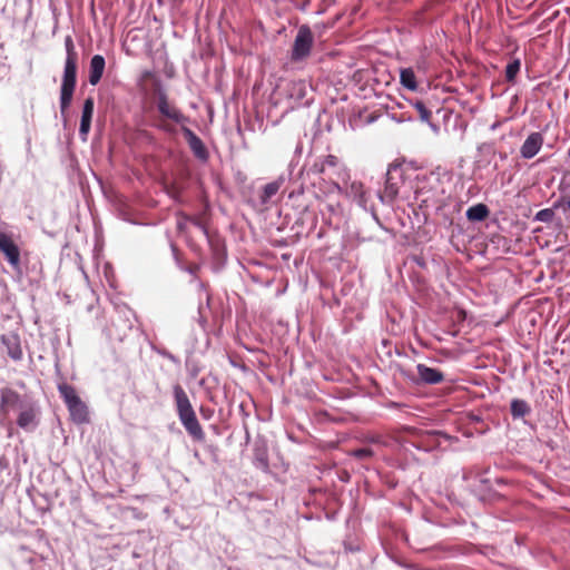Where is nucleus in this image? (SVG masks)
I'll use <instances>...</instances> for the list:
<instances>
[{
  "mask_svg": "<svg viewBox=\"0 0 570 570\" xmlns=\"http://www.w3.org/2000/svg\"><path fill=\"white\" fill-rule=\"evenodd\" d=\"M1 343L6 348L7 355L13 361H20L23 357L20 337L16 333L1 335Z\"/></svg>",
  "mask_w": 570,
  "mask_h": 570,
  "instance_id": "nucleus-8",
  "label": "nucleus"
},
{
  "mask_svg": "<svg viewBox=\"0 0 570 570\" xmlns=\"http://www.w3.org/2000/svg\"><path fill=\"white\" fill-rule=\"evenodd\" d=\"M184 132L194 155L200 160H206L208 158V151L202 139L190 129H185Z\"/></svg>",
  "mask_w": 570,
  "mask_h": 570,
  "instance_id": "nucleus-12",
  "label": "nucleus"
},
{
  "mask_svg": "<svg viewBox=\"0 0 570 570\" xmlns=\"http://www.w3.org/2000/svg\"><path fill=\"white\" fill-rule=\"evenodd\" d=\"M306 92V85L304 81H298L293 83V88L288 90V96L291 98L302 99Z\"/></svg>",
  "mask_w": 570,
  "mask_h": 570,
  "instance_id": "nucleus-23",
  "label": "nucleus"
},
{
  "mask_svg": "<svg viewBox=\"0 0 570 570\" xmlns=\"http://www.w3.org/2000/svg\"><path fill=\"white\" fill-rule=\"evenodd\" d=\"M174 397L178 417L187 433L197 442H204L206 434L199 424L187 393L181 385H174Z\"/></svg>",
  "mask_w": 570,
  "mask_h": 570,
  "instance_id": "nucleus-1",
  "label": "nucleus"
},
{
  "mask_svg": "<svg viewBox=\"0 0 570 570\" xmlns=\"http://www.w3.org/2000/svg\"><path fill=\"white\" fill-rule=\"evenodd\" d=\"M312 171L315 174H324L326 171V166L323 159H320L313 164Z\"/></svg>",
  "mask_w": 570,
  "mask_h": 570,
  "instance_id": "nucleus-30",
  "label": "nucleus"
},
{
  "mask_svg": "<svg viewBox=\"0 0 570 570\" xmlns=\"http://www.w3.org/2000/svg\"><path fill=\"white\" fill-rule=\"evenodd\" d=\"M283 81H284V79H281V82H279V83H277L276 86H277L278 88H281V87H282Z\"/></svg>",
  "mask_w": 570,
  "mask_h": 570,
  "instance_id": "nucleus-38",
  "label": "nucleus"
},
{
  "mask_svg": "<svg viewBox=\"0 0 570 570\" xmlns=\"http://www.w3.org/2000/svg\"><path fill=\"white\" fill-rule=\"evenodd\" d=\"M0 250L4 254L7 261L12 267L20 265V249L14 244L10 235L0 233Z\"/></svg>",
  "mask_w": 570,
  "mask_h": 570,
  "instance_id": "nucleus-6",
  "label": "nucleus"
},
{
  "mask_svg": "<svg viewBox=\"0 0 570 570\" xmlns=\"http://www.w3.org/2000/svg\"><path fill=\"white\" fill-rule=\"evenodd\" d=\"M20 395L10 387H3L0 395V411L7 415L9 411L18 405Z\"/></svg>",
  "mask_w": 570,
  "mask_h": 570,
  "instance_id": "nucleus-13",
  "label": "nucleus"
},
{
  "mask_svg": "<svg viewBox=\"0 0 570 570\" xmlns=\"http://www.w3.org/2000/svg\"><path fill=\"white\" fill-rule=\"evenodd\" d=\"M401 83L412 91H424L425 87L416 81L415 73H400Z\"/></svg>",
  "mask_w": 570,
  "mask_h": 570,
  "instance_id": "nucleus-20",
  "label": "nucleus"
},
{
  "mask_svg": "<svg viewBox=\"0 0 570 570\" xmlns=\"http://www.w3.org/2000/svg\"><path fill=\"white\" fill-rule=\"evenodd\" d=\"M332 26L327 23H316L312 28V33L314 35V41L318 45H323L328 40V31Z\"/></svg>",
  "mask_w": 570,
  "mask_h": 570,
  "instance_id": "nucleus-19",
  "label": "nucleus"
},
{
  "mask_svg": "<svg viewBox=\"0 0 570 570\" xmlns=\"http://www.w3.org/2000/svg\"><path fill=\"white\" fill-rule=\"evenodd\" d=\"M105 58L101 55H95L90 61V71H104Z\"/></svg>",
  "mask_w": 570,
  "mask_h": 570,
  "instance_id": "nucleus-26",
  "label": "nucleus"
},
{
  "mask_svg": "<svg viewBox=\"0 0 570 570\" xmlns=\"http://www.w3.org/2000/svg\"><path fill=\"white\" fill-rule=\"evenodd\" d=\"M323 161L327 168H335L338 165V158L334 155H327L323 158Z\"/></svg>",
  "mask_w": 570,
  "mask_h": 570,
  "instance_id": "nucleus-29",
  "label": "nucleus"
},
{
  "mask_svg": "<svg viewBox=\"0 0 570 570\" xmlns=\"http://www.w3.org/2000/svg\"><path fill=\"white\" fill-rule=\"evenodd\" d=\"M373 120H374V116H372V115H371V116L368 117V119H367V122H371V121H373Z\"/></svg>",
  "mask_w": 570,
  "mask_h": 570,
  "instance_id": "nucleus-37",
  "label": "nucleus"
},
{
  "mask_svg": "<svg viewBox=\"0 0 570 570\" xmlns=\"http://www.w3.org/2000/svg\"><path fill=\"white\" fill-rule=\"evenodd\" d=\"M364 442L375 444V445H385V441L383 436L379 434L368 435L364 439Z\"/></svg>",
  "mask_w": 570,
  "mask_h": 570,
  "instance_id": "nucleus-28",
  "label": "nucleus"
},
{
  "mask_svg": "<svg viewBox=\"0 0 570 570\" xmlns=\"http://www.w3.org/2000/svg\"><path fill=\"white\" fill-rule=\"evenodd\" d=\"M507 76V80L511 83H514L515 82V79H517V76L518 73H505Z\"/></svg>",
  "mask_w": 570,
  "mask_h": 570,
  "instance_id": "nucleus-34",
  "label": "nucleus"
},
{
  "mask_svg": "<svg viewBox=\"0 0 570 570\" xmlns=\"http://www.w3.org/2000/svg\"><path fill=\"white\" fill-rule=\"evenodd\" d=\"M350 455L357 460H367L374 455V451L371 448H361L351 451Z\"/></svg>",
  "mask_w": 570,
  "mask_h": 570,
  "instance_id": "nucleus-24",
  "label": "nucleus"
},
{
  "mask_svg": "<svg viewBox=\"0 0 570 570\" xmlns=\"http://www.w3.org/2000/svg\"><path fill=\"white\" fill-rule=\"evenodd\" d=\"M76 73H65L61 83L60 109L65 114L69 108L76 88Z\"/></svg>",
  "mask_w": 570,
  "mask_h": 570,
  "instance_id": "nucleus-7",
  "label": "nucleus"
},
{
  "mask_svg": "<svg viewBox=\"0 0 570 570\" xmlns=\"http://www.w3.org/2000/svg\"><path fill=\"white\" fill-rule=\"evenodd\" d=\"M490 210L484 204H476L466 210V218L471 222H482L488 218Z\"/></svg>",
  "mask_w": 570,
  "mask_h": 570,
  "instance_id": "nucleus-17",
  "label": "nucleus"
},
{
  "mask_svg": "<svg viewBox=\"0 0 570 570\" xmlns=\"http://www.w3.org/2000/svg\"><path fill=\"white\" fill-rule=\"evenodd\" d=\"M510 411L513 419H519L530 414L531 407L524 400L513 399L511 401Z\"/></svg>",
  "mask_w": 570,
  "mask_h": 570,
  "instance_id": "nucleus-18",
  "label": "nucleus"
},
{
  "mask_svg": "<svg viewBox=\"0 0 570 570\" xmlns=\"http://www.w3.org/2000/svg\"><path fill=\"white\" fill-rule=\"evenodd\" d=\"M281 188L279 181H272L264 186L262 194L259 195L261 203L267 204L272 197H274Z\"/></svg>",
  "mask_w": 570,
  "mask_h": 570,
  "instance_id": "nucleus-21",
  "label": "nucleus"
},
{
  "mask_svg": "<svg viewBox=\"0 0 570 570\" xmlns=\"http://www.w3.org/2000/svg\"><path fill=\"white\" fill-rule=\"evenodd\" d=\"M521 62L519 59H514L505 66L504 71H520Z\"/></svg>",
  "mask_w": 570,
  "mask_h": 570,
  "instance_id": "nucleus-31",
  "label": "nucleus"
},
{
  "mask_svg": "<svg viewBox=\"0 0 570 570\" xmlns=\"http://www.w3.org/2000/svg\"><path fill=\"white\" fill-rule=\"evenodd\" d=\"M554 217V212L551 208H544L535 214L534 219L542 223H550Z\"/></svg>",
  "mask_w": 570,
  "mask_h": 570,
  "instance_id": "nucleus-25",
  "label": "nucleus"
},
{
  "mask_svg": "<svg viewBox=\"0 0 570 570\" xmlns=\"http://www.w3.org/2000/svg\"><path fill=\"white\" fill-rule=\"evenodd\" d=\"M315 43L312 28L307 24H302L296 33L292 47V60H303L311 53L312 47Z\"/></svg>",
  "mask_w": 570,
  "mask_h": 570,
  "instance_id": "nucleus-4",
  "label": "nucleus"
},
{
  "mask_svg": "<svg viewBox=\"0 0 570 570\" xmlns=\"http://www.w3.org/2000/svg\"><path fill=\"white\" fill-rule=\"evenodd\" d=\"M17 423L23 430H33L38 424L35 407L31 405L23 407L19 413Z\"/></svg>",
  "mask_w": 570,
  "mask_h": 570,
  "instance_id": "nucleus-14",
  "label": "nucleus"
},
{
  "mask_svg": "<svg viewBox=\"0 0 570 570\" xmlns=\"http://www.w3.org/2000/svg\"><path fill=\"white\" fill-rule=\"evenodd\" d=\"M403 183L401 171L397 167L390 168L386 173V180L381 199L392 204L399 195L400 185Z\"/></svg>",
  "mask_w": 570,
  "mask_h": 570,
  "instance_id": "nucleus-5",
  "label": "nucleus"
},
{
  "mask_svg": "<svg viewBox=\"0 0 570 570\" xmlns=\"http://www.w3.org/2000/svg\"><path fill=\"white\" fill-rule=\"evenodd\" d=\"M566 208L570 210V199L566 202Z\"/></svg>",
  "mask_w": 570,
  "mask_h": 570,
  "instance_id": "nucleus-35",
  "label": "nucleus"
},
{
  "mask_svg": "<svg viewBox=\"0 0 570 570\" xmlns=\"http://www.w3.org/2000/svg\"><path fill=\"white\" fill-rule=\"evenodd\" d=\"M400 71L405 72V71H412V70L410 68H402V69H400Z\"/></svg>",
  "mask_w": 570,
  "mask_h": 570,
  "instance_id": "nucleus-36",
  "label": "nucleus"
},
{
  "mask_svg": "<svg viewBox=\"0 0 570 570\" xmlns=\"http://www.w3.org/2000/svg\"><path fill=\"white\" fill-rule=\"evenodd\" d=\"M543 145V136L540 132L530 134L520 148L523 158L530 159L534 157Z\"/></svg>",
  "mask_w": 570,
  "mask_h": 570,
  "instance_id": "nucleus-9",
  "label": "nucleus"
},
{
  "mask_svg": "<svg viewBox=\"0 0 570 570\" xmlns=\"http://www.w3.org/2000/svg\"><path fill=\"white\" fill-rule=\"evenodd\" d=\"M101 76L102 73H90L89 82L96 86L100 81Z\"/></svg>",
  "mask_w": 570,
  "mask_h": 570,
  "instance_id": "nucleus-32",
  "label": "nucleus"
},
{
  "mask_svg": "<svg viewBox=\"0 0 570 570\" xmlns=\"http://www.w3.org/2000/svg\"><path fill=\"white\" fill-rule=\"evenodd\" d=\"M94 98L89 97L83 102L82 115L80 120L79 132L81 136H87L90 130L91 118L94 114Z\"/></svg>",
  "mask_w": 570,
  "mask_h": 570,
  "instance_id": "nucleus-15",
  "label": "nucleus"
},
{
  "mask_svg": "<svg viewBox=\"0 0 570 570\" xmlns=\"http://www.w3.org/2000/svg\"><path fill=\"white\" fill-rule=\"evenodd\" d=\"M59 393L63 399L73 422L82 424L88 422V407L77 394L76 389L67 383L58 385Z\"/></svg>",
  "mask_w": 570,
  "mask_h": 570,
  "instance_id": "nucleus-2",
  "label": "nucleus"
},
{
  "mask_svg": "<svg viewBox=\"0 0 570 570\" xmlns=\"http://www.w3.org/2000/svg\"><path fill=\"white\" fill-rule=\"evenodd\" d=\"M416 372L420 382L424 384H438L444 380V375L441 371L429 367L425 364H417Z\"/></svg>",
  "mask_w": 570,
  "mask_h": 570,
  "instance_id": "nucleus-10",
  "label": "nucleus"
},
{
  "mask_svg": "<svg viewBox=\"0 0 570 570\" xmlns=\"http://www.w3.org/2000/svg\"><path fill=\"white\" fill-rule=\"evenodd\" d=\"M415 108L419 111L420 118L422 120H429L431 117V111L425 107L422 101L415 102Z\"/></svg>",
  "mask_w": 570,
  "mask_h": 570,
  "instance_id": "nucleus-27",
  "label": "nucleus"
},
{
  "mask_svg": "<svg viewBox=\"0 0 570 570\" xmlns=\"http://www.w3.org/2000/svg\"><path fill=\"white\" fill-rule=\"evenodd\" d=\"M154 102L157 106L160 115L176 124H181L186 120L183 112L176 107L174 102L168 99L167 94L159 83L155 85Z\"/></svg>",
  "mask_w": 570,
  "mask_h": 570,
  "instance_id": "nucleus-3",
  "label": "nucleus"
},
{
  "mask_svg": "<svg viewBox=\"0 0 570 570\" xmlns=\"http://www.w3.org/2000/svg\"><path fill=\"white\" fill-rule=\"evenodd\" d=\"M65 47L67 51V58L65 63V70L63 71H77L78 68V53L76 51L73 40L71 36H67L65 38Z\"/></svg>",
  "mask_w": 570,
  "mask_h": 570,
  "instance_id": "nucleus-16",
  "label": "nucleus"
},
{
  "mask_svg": "<svg viewBox=\"0 0 570 570\" xmlns=\"http://www.w3.org/2000/svg\"><path fill=\"white\" fill-rule=\"evenodd\" d=\"M415 194H416V199H419L421 202V207L438 209L442 206V203H443L442 197L435 193H432L431 189L421 187L415 191Z\"/></svg>",
  "mask_w": 570,
  "mask_h": 570,
  "instance_id": "nucleus-11",
  "label": "nucleus"
},
{
  "mask_svg": "<svg viewBox=\"0 0 570 570\" xmlns=\"http://www.w3.org/2000/svg\"><path fill=\"white\" fill-rule=\"evenodd\" d=\"M187 222L193 223L195 226H197L199 228H204V226L202 225V223L198 218H195V217L191 218L185 214H180L178 217V220H177V229L179 232H184L186 228Z\"/></svg>",
  "mask_w": 570,
  "mask_h": 570,
  "instance_id": "nucleus-22",
  "label": "nucleus"
},
{
  "mask_svg": "<svg viewBox=\"0 0 570 570\" xmlns=\"http://www.w3.org/2000/svg\"><path fill=\"white\" fill-rule=\"evenodd\" d=\"M200 414L203 415V417L205 419H210L212 415H213V410L210 409H206L204 406L200 407Z\"/></svg>",
  "mask_w": 570,
  "mask_h": 570,
  "instance_id": "nucleus-33",
  "label": "nucleus"
}]
</instances>
